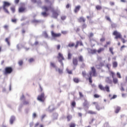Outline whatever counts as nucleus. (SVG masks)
I'll return each mask as SVG.
<instances>
[{"label": "nucleus", "instance_id": "1", "mask_svg": "<svg viewBox=\"0 0 127 127\" xmlns=\"http://www.w3.org/2000/svg\"><path fill=\"white\" fill-rule=\"evenodd\" d=\"M89 75H88L89 77L88 81L90 84H92L93 83V80H92V76H93V77H97V72L95 67H91V70L89 72Z\"/></svg>", "mask_w": 127, "mask_h": 127}, {"label": "nucleus", "instance_id": "2", "mask_svg": "<svg viewBox=\"0 0 127 127\" xmlns=\"http://www.w3.org/2000/svg\"><path fill=\"white\" fill-rule=\"evenodd\" d=\"M37 100L39 102H41V103H44L45 100H46V96H45V93L44 92H42L40 95H39L37 98Z\"/></svg>", "mask_w": 127, "mask_h": 127}, {"label": "nucleus", "instance_id": "3", "mask_svg": "<svg viewBox=\"0 0 127 127\" xmlns=\"http://www.w3.org/2000/svg\"><path fill=\"white\" fill-rule=\"evenodd\" d=\"M10 5V3L7 1H4L3 2V5L2 7L3 10L6 12V13H9V12L8 11V10H7V7Z\"/></svg>", "mask_w": 127, "mask_h": 127}, {"label": "nucleus", "instance_id": "4", "mask_svg": "<svg viewBox=\"0 0 127 127\" xmlns=\"http://www.w3.org/2000/svg\"><path fill=\"white\" fill-rule=\"evenodd\" d=\"M12 67L10 66H6L4 68V75H9V74H11L12 73Z\"/></svg>", "mask_w": 127, "mask_h": 127}, {"label": "nucleus", "instance_id": "5", "mask_svg": "<svg viewBox=\"0 0 127 127\" xmlns=\"http://www.w3.org/2000/svg\"><path fill=\"white\" fill-rule=\"evenodd\" d=\"M100 89L101 90V91H107V93H110V87L108 85H106L105 87H103L102 84H99L98 86Z\"/></svg>", "mask_w": 127, "mask_h": 127}, {"label": "nucleus", "instance_id": "6", "mask_svg": "<svg viewBox=\"0 0 127 127\" xmlns=\"http://www.w3.org/2000/svg\"><path fill=\"white\" fill-rule=\"evenodd\" d=\"M78 59H77V58H73L72 59V65L73 67V70H75V69H76V67L78 66Z\"/></svg>", "mask_w": 127, "mask_h": 127}, {"label": "nucleus", "instance_id": "7", "mask_svg": "<svg viewBox=\"0 0 127 127\" xmlns=\"http://www.w3.org/2000/svg\"><path fill=\"white\" fill-rule=\"evenodd\" d=\"M113 35L115 36V39H119V38H122V34H121V33L118 32V31H114L113 33Z\"/></svg>", "mask_w": 127, "mask_h": 127}, {"label": "nucleus", "instance_id": "8", "mask_svg": "<svg viewBox=\"0 0 127 127\" xmlns=\"http://www.w3.org/2000/svg\"><path fill=\"white\" fill-rule=\"evenodd\" d=\"M25 10H26V7H25V5L23 4L18 8V12H19V13L25 12Z\"/></svg>", "mask_w": 127, "mask_h": 127}, {"label": "nucleus", "instance_id": "9", "mask_svg": "<svg viewBox=\"0 0 127 127\" xmlns=\"http://www.w3.org/2000/svg\"><path fill=\"white\" fill-rule=\"evenodd\" d=\"M57 58L59 62H62L63 60H65V58H64L63 54H61V53H59Z\"/></svg>", "mask_w": 127, "mask_h": 127}, {"label": "nucleus", "instance_id": "10", "mask_svg": "<svg viewBox=\"0 0 127 127\" xmlns=\"http://www.w3.org/2000/svg\"><path fill=\"white\" fill-rule=\"evenodd\" d=\"M42 9L46 12L48 11L50 9L51 10H52V11H53V10H54V8L51 7V6H50L48 7L46 5H44L42 6Z\"/></svg>", "mask_w": 127, "mask_h": 127}, {"label": "nucleus", "instance_id": "11", "mask_svg": "<svg viewBox=\"0 0 127 127\" xmlns=\"http://www.w3.org/2000/svg\"><path fill=\"white\" fill-rule=\"evenodd\" d=\"M51 35L52 37L54 38H56V37H60L62 35L61 33H55L54 31H51Z\"/></svg>", "mask_w": 127, "mask_h": 127}, {"label": "nucleus", "instance_id": "12", "mask_svg": "<svg viewBox=\"0 0 127 127\" xmlns=\"http://www.w3.org/2000/svg\"><path fill=\"white\" fill-rule=\"evenodd\" d=\"M80 9H81V5H78L76 6L73 10L74 13H77L80 11Z\"/></svg>", "mask_w": 127, "mask_h": 127}, {"label": "nucleus", "instance_id": "13", "mask_svg": "<svg viewBox=\"0 0 127 127\" xmlns=\"http://www.w3.org/2000/svg\"><path fill=\"white\" fill-rule=\"evenodd\" d=\"M78 60L79 62H81V63H84V57L82 55H80L78 57Z\"/></svg>", "mask_w": 127, "mask_h": 127}, {"label": "nucleus", "instance_id": "14", "mask_svg": "<svg viewBox=\"0 0 127 127\" xmlns=\"http://www.w3.org/2000/svg\"><path fill=\"white\" fill-rule=\"evenodd\" d=\"M78 22H86V19L84 17H80L78 19Z\"/></svg>", "mask_w": 127, "mask_h": 127}, {"label": "nucleus", "instance_id": "15", "mask_svg": "<svg viewBox=\"0 0 127 127\" xmlns=\"http://www.w3.org/2000/svg\"><path fill=\"white\" fill-rule=\"evenodd\" d=\"M121 109L122 108L120 106L116 107L115 109V113L116 114H119V113H120V111H121Z\"/></svg>", "mask_w": 127, "mask_h": 127}, {"label": "nucleus", "instance_id": "16", "mask_svg": "<svg viewBox=\"0 0 127 127\" xmlns=\"http://www.w3.org/2000/svg\"><path fill=\"white\" fill-rule=\"evenodd\" d=\"M66 119H67V122H70L72 119H73V116L69 114L66 116Z\"/></svg>", "mask_w": 127, "mask_h": 127}, {"label": "nucleus", "instance_id": "17", "mask_svg": "<svg viewBox=\"0 0 127 127\" xmlns=\"http://www.w3.org/2000/svg\"><path fill=\"white\" fill-rule=\"evenodd\" d=\"M87 114H89V115H97V112L93 111V110H89Z\"/></svg>", "mask_w": 127, "mask_h": 127}, {"label": "nucleus", "instance_id": "18", "mask_svg": "<svg viewBox=\"0 0 127 127\" xmlns=\"http://www.w3.org/2000/svg\"><path fill=\"white\" fill-rule=\"evenodd\" d=\"M14 121H15V117L14 116H12L11 117L10 119V124L11 125H12V124H13V122H14Z\"/></svg>", "mask_w": 127, "mask_h": 127}, {"label": "nucleus", "instance_id": "19", "mask_svg": "<svg viewBox=\"0 0 127 127\" xmlns=\"http://www.w3.org/2000/svg\"><path fill=\"white\" fill-rule=\"evenodd\" d=\"M103 51H105V48H100L97 51V52L98 53V54H100Z\"/></svg>", "mask_w": 127, "mask_h": 127}, {"label": "nucleus", "instance_id": "20", "mask_svg": "<svg viewBox=\"0 0 127 127\" xmlns=\"http://www.w3.org/2000/svg\"><path fill=\"white\" fill-rule=\"evenodd\" d=\"M58 15H59V14H58V13H57V12H53V17L54 18L57 19V18L58 17Z\"/></svg>", "mask_w": 127, "mask_h": 127}, {"label": "nucleus", "instance_id": "21", "mask_svg": "<svg viewBox=\"0 0 127 127\" xmlns=\"http://www.w3.org/2000/svg\"><path fill=\"white\" fill-rule=\"evenodd\" d=\"M113 82L115 85L116 84H118L119 83V79H118L116 77H113Z\"/></svg>", "mask_w": 127, "mask_h": 127}, {"label": "nucleus", "instance_id": "22", "mask_svg": "<svg viewBox=\"0 0 127 127\" xmlns=\"http://www.w3.org/2000/svg\"><path fill=\"white\" fill-rule=\"evenodd\" d=\"M73 81L74 82V83L78 84V83L80 82V79L78 77H73Z\"/></svg>", "mask_w": 127, "mask_h": 127}, {"label": "nucleus", "instance_id": "23", "mask_svg": "<svg viewBox=\"0 0 127 127\" xmlns=\"http://www.w3.org/2000/svg\"><path fill=\"white\" fill-rule=\"evenodd\" d=\"M41 14L44 17H47L49 14L47 13L46 11L42 12Z\"/></svg>", "mask_w": 127, "mask_h": 127}, {"label": "nucleus", "instance_id": "24", "mask_svg": "<svg viewBox=\"0 0 127 127\" xmlns=\"http://www.w3.org/2000/svg\"><path fill=\"white\" fill-rule=\"evenodd\" d=\"M89 50L91 54H96L97 53V50L96 49H90Z\"/></svg>", "mask_w": 127, "mask_h": 127}, {"label": "nucleus", "instance_id": "25", "mask_svg": "<svg viewBox=\"0 0 127 127\" xmlns=\"http://www.w3.org/2000/svg\"><path fill=\"white\" fill-rule=\"evenodd\" d=\"M95 8H96V9H97V10H101V9H102V6H101L100 5H97L95 6Z\"/></svg>", "mask_w": 127, "mask_h": 127}, {"label": "nucleus", "instance_id": "26", "mask_svg": "<svg viewBox=\"0 0 127 127\" xmlns=\"http://www.w3.org/2000/svg\"><path fill=\"white\" fill-rule=\"evenodd\" d=\"M67 59L68 60L72 59V54L70 52L68 53Z\"/></svg>", "mask_w": 127, "mask_h": 127}, {"label": "nucleus", "instance_id": "27", "mask_svg": "<svg viewBox=\"0 0 127 127\" xmlns=\"http://www.w3.org/2000/svg\"><path fill=\"white\" fill-rule=\"evenodd\" d=\"M70 105L71 107L75 108V107H76V102H75L74 100L72 102H71Z\"/></svg>", "mask_w": 127, "mask_h": 127}, {"label": "nucleus", "instance_id": "28", "mask_svg": "<svg viewBox=\"0 0 127 127\" xmlns=\"http://www.w3.org/2000/svg\"><path fill=\"white\" fill-rule=\"evenodd\" d=\"M18 64L19 66H22V65H23V61H22V60H19L18 62Z\"/></svg>", "mask_w": 127, "mask_h": 127}, {"label": "nucleus", "instance_id": "29", "mask_svg": "<svg viewBox=\"0 0 127 127\" xmlns=\"http://www.w3.org/2000/svg\"><path fill=\"white\" fill-rule=\"evenodd\" d=\"M89 105V103H88V101L87 100H85L84 101V102L83 104V107H87Z\"/></svg>", "mask_w": 127, "mask_h": 127}, {"label": "nucleus", "instance_id": "30", "mask_svg": "<svg viewBox=\"0 0 127 127\" xmlns=\"http://www.w3.org/2000/svg\"><path fill=\"white\" fill-rule=\"evenodd\" d=\"M113 66L114 68H117L118 67V63L117 62H114L113 63Z\"/></svg>", "mask_w": 127, "mask_h": 127}, {"label": "nucleus", "instance_id": "31", "mask_svg": "<svg viewBox=\"0 0 127 127\" xmlns=\"http://www.w3.org/2000/svg\"><path fill=\"white\" fill-rule=\"evenodd\" d=\"M113 50H114V48H113V47L109 48V51L112 55H114V54Z\"/></svg>", "mask_w": 127, "mask_h": 127}, {"label": "nucleus", "instance_id": "32", "mask_svg": "<svg viewBox=\"0 0 127 127\" xmlns=\"http://www.w3.org/2000/svg\"><path fill=\"white\" fill-rule=\"evenodd\" d=\"M69 127H76V124L74 123H71L70 124H69Z\"/></svg>", "mask_w": 127, "mask_h": 127}, {"label": "nucleus", "instance_id": "33", "mask_svg": "<svg viewBox=\"0 0 127 127\" xmlns=\"http://www.w3.org/2000/svg\"><path fill=\"white\" fill-rule=\"evenodd\" d=\"M77 43L78 45L79 44L80 46H83V43L82 42V41H77L76 44H77Z\"/></svg>", "mask_w": 127, "mask_h": 127}, {"label": "nucleus", "instance_id": "34", "mask_svg": "<svg viewBox=\"0 0 127 127\" xmlns=\"http://www.w3.org/2000/svg\"><path fill=\"white\" fill-rule=\"evenodd\" d=\"M5 42H6L8 44V45H10V43H9V38H6L5 39Z\"/></svg>", "mask_w": 127, "mask_h": 127}, {"label": "nucleus", "instance_id": "35", "mask_svg": "<svg viewBox=\"0 0 127 127\" xmlns=\"http://www.w3.org/2000/svg\"><path fill=\"white\" fill-rule=\"evenodd\" d=\"M32 21L34 23H40V22H41V21L36 19H34Z\"/></svg>", "mask_w": 127, "mask_h": 127}, {"label": "nucleus", "instance_id": "36", "mask_svg": "<svg viewBox=\"0 0 127 127\" xmlns=\"http://www.w3.org/2000/svg\"><path fill=\"white\" fill-rule=\"evenodd\" d=\"M66 71L68 74H69L70 75L73 74V73L72 72V70L69 69V68H66Z\"/></svg>", "mask_w": 127, "mask_h": 127}, {"label": "nucleus", "instance_id": "37", "mask_svg": "<svg viewBox=\"0 0 127 127\" xmlns=\"http://www.w3.org/2000/svg\"><path fill=\"white\" fill-rule=\"evenodd\" d=\"M43 36L45 38H48V34H47V32H44L43 33Z\"/></svg>", "mask_w": 127, "mask_h": 127}, {"label": "nucleus", "instance_id": "38", "mask_svg": "<svg viewBox=\"0 0 127 127\" xmlns=\"http://www.w3.org/2000/svg\"><path fill=\"white\" fill-rule=\"evenodd\" d=\"M105 18L106 20H107L110 22H112V20H111V18L109 16H106Z\"/></svg>", "mask_w": 127, "mask_h": 127}, {"label": "nucleus", "instance_id": "39", "mask_svg": "<svg viewBox=\"0 0 127 127\" xmlns=\"http://www.w3.org/2000/svg\"><path fill=\"white\" fill-rule=\"evenodd\" d=\"M50 66L51 67H53V68H55V67H56L55 64L54 63H52V62L50 63Z\"/></svg>", "mask_w": 127, "mask_h": 127}, {"label": "nucleus", "instance_id": "40", "mask_svg": "<svg viewBox=\"0 0 127 127\" xmlns=\"http://www.w3.org/2000/svg\"><path fill=\"white\" fill-rule=\"evenodd\" d=\"M95 108H96V110H97L98 111H100V110H101V108H100V105H99V104H98V103L95 106Z\"/></svg>", "mask_w": 127, "mask_h": 127}, {"label": "nucleus", "instance_id": "41", "mask_svg": "<svg viewBox=\"0 0 127 127\" xmlns=\"http://www.w3.org/2000/svg\"><path fill=\"white\" fill-rule=\"evenodd\" d=\"M17 49L19 50L20 49H21V48H22V45L20 44H19L17 45Z\"/></svg>", "mask_w": 127, "mask_h": 127}, {"label": "nucleus", "instance_id": "42", "mask_svg": "<svg viewBox=\"0 0 127 127\" xmlns=\"http://www.w3.org/2000/svg\"><path fill=\"white\" fill-rule=\"evenodd\" d=\"M45 3H50V4H52L51 1H50V0H45Z\"/></svg>", "mask_w": 127, "mask_h": 127}, {"label": "nucleus", "instance_id": "43", "mask_svg": "<svg viewBox=\"0 0 127 127\" xmlns=\"http://www.w3.org/2000/svg\"><path fill=\"white\" fill-rule=\"evenodd\" d=\"M68 47H74V46H75V44H74L73 43H69L68 45Z\"/></svg>", "mask_w": 127, "mask_h": 127}, {"label": "nucleus", "instance_id": "44", "mask_svg": "<svg viewBox=\"0 0 127 127\" xmlns=\"http://www.w3.org/2000/svg\"><path fill=\"white\" fill-rule=\"evenodd\" d=\"M58 72L59 74H63V69L58 68Z\"/></svg>", "mask_w": 127, "mask_h": 127}, {"label": "nucleus", "instance_id": "45", "mask_svg": "<svg viewBox=\"0 0 127 127\" xmlns=\"http://www.w3.org/2000/svg\"><path fill=\"white\" fill-rule=\"evenodd\" d=\"M94 97L95 99H98L100 98V96L99 94H94Z\"/></svg>", "mask_w": 127, "mask_h": 127}, {"label": "nucleus", "instance_id": "46", "mask_svg": "<svg viewBox=\"0 0 127 127\" xmlns=\"http://www.w3.org/2000/svg\"><path fill=\"white\" fill-rule=\"evenodd\" d=\"M117 75L118 78H119V79H121L122 75H121V73H120V72H117Z\"/></svg>", "mask_w": 127, "mask_h": 127}, {"label": "nucleus", "instance_id": "47", "mask_svg": "<svg viewBox=\"0 0 127 127\" xmlns=\"http://www.w3.org/2000/svg\"><path fill=\"white\" fill-rule=\"evenodd\" d=\"M28 61H29V63H32V62H34V59L31 58V59H29Z\"/></svg>", "mask_w": 127, "mask_h": 127}, {"label": "nucleus", "instance_id": "48", "mask_svg": "<svg viewBox=\"0 0 127 127\" xmlns=\"http://www.w3.org/2000/svg\"><path fill=\"white\" fill-rule=\"evenodd\" d=\"M110 75H111L112 78L115 77V72H114L113 71H111L110 72Z\"/></svg>", "mask_w": 127, "mask_h": 127}, {"label": "nucleus", "instance_id": "49", "mask_svg": "<svg viewBox=\"0 0 127 127\" xmlns=\"http://www.w3.org/2000/svg\"><path fill=\"white\" fill-rule=\"evenodd\" d=\"M10 9H11V10L12 11V12H15V7H11Z\"/></svg>", "mask_w": 127, "mask_h": 127}, {"label": "nucleus", "instance_id": "50", "mask_svg": "<svg viewBox=\"0 0 127 127\" xmlns=\"http://www.w3.org/2000/svg\"><path fill=\"white\" fill-rule=\"evenodd\" d=\"M36 3H37L38 5H39V4H41L42 3V2H41V0H38L37 1Z\"/></svg>", "mask_w": 127, "mask_h": 127}, {"label": "nucleus", "instance_id": "51", "mask_svg": "<svg viewBox=\"0 0 127 127\" xmlns=\"http://www.w3.org/2000/svg\"><path fill=\"white\" fill-rule=\"evenodd\" d=\"M106 82H107V83H112V80L110 79V78L107 77L106 79Z\"/></svg>", "mask_w": 127, "mask_h": 127}, {"label": "nucleus", "instance_id": "52", "mask_svg": "<svg viewBox=\"0 0 127 127\" xmlns=\"http://www.w3.org/2000/svg\"><path fill=\"white\" fill-rule=\"evenodd\" d=\"M85 66L86 64H85V63H82L80 66L81 68H85Z\"/></svg>", "mask_w": 127, "mask_h": 127}, {"label": "nucleus", "instance_id": "53", "mask_svg": "<svg viewBox=\"0 0 127 127\" xmlns=\"http://www.w3.org/2000/svg\"><path fill=\"white\" fill-rule=\"evenodd\" d=\"M82 27L83 29H84V28H87V24H86L85 23H84L82 25Z\"/></svg>", "mask_w": 127, "mask_h": 127}, {"label": "nucleus", "instance_id": "54", "mask_svg": "<svg viewBox=\"0 0 127 127\" xmlns=\"http://www.w3.org/2000/svg\"><path fill=\"white\" fill-rule=\"evenodd\" d=\"M66 17H67V16H62L61 17V19H62V20H65V19H66Z\"/></svg>", "mask_w": 127, "mask_h": 127}, {"label": "nucleus", "instance_id": "55", "mask_svg": "<svg viewBox=\"0 0 127 127\" xmlns=\"http://www.w3.org/2000/svg\"><path fill=\"white\" fill-rule=\"evenodd\" d=\"M94 36V33H90L89 35L88 36V37L89 38H91V37H93Z\"/></svg>", "mask_w": 127, "mask_h": 127}, {"label": "nucleus", "instance_id": "56", "mask_svg": "<svg viewBox=\"0 0 127 127\" xmlns=\"http://www.w3.org/2000/svg\"><path fill=\"white\" fill-rule=\"evenodd\" d=\"M79 95L80 98H83L84 97V95H83V94L81 92H79Z\"/></svg>", "mask_w": 127, "mask_h": 127}, {"label": "nucleus", "instance_id": "57", "mask_svg": "<svg viewBox=\"0 0 127 127\" xmlns=\"http://www.w3.org/2000/svg\"><path fill=\"white\" fill-rule=\"evenodd\" d=\"M117 97H118V96H117L116 95H114L113 96V97L111 98H110V100H113L114 99H116V98H117Z\"/></svg>", "mask_w": 127, "mask_h": 127}, {"label": "nucleus", "instance_id": "58", "mask_svg": "<svg viewBox=\"0 0 127 127\" xmlns=\"http://www.w3.org/2000/svg\"><path fill=\"white\" fill-rule=\"evenodd\" d=\"M94 121H95V119L93 118L92 119L91 121L90 122H89V125H92V124H93V123H94Z\"/></svg>", "mask_w": 127, "mask_h": 127}, {"label": "nucleus", "instance_id": "59", "mask_svg": "<svg viewBox=\"0 0 127 127\" xmlns=\"http://www.w3.org/2000/svg\"><path fill=\"white\" fill-rule=\"evenodd\" d=\"M120 39L121 40L123 43H126V40H125V39L122 38V37H121V38H120Z\"/></svg>", "mask_w": 127, "mask_h": 127}, {"label": "nucleus", "instance_id": "60", "mask_svg": "<svg viewBox=\"0 0 127 127\" xmlns=\"http://www.w3.org/2000/svg\"><path fill=\"white\" fill-rule=\"evenodd\" d=\"M23 105H28L29 104V102L28 101H25L23 103Z\"/></svg>", "mask_w": 127, "mask_h": 127}, {"label": "nucleus", "instance_id": "61", "mask_svg": "<svg viewBox=\"0 0 127 127\" xmlns=\"http://www.w3.org/2000/svg\"><path fill=\"white\" fill-rule=\"evenodd\" d=\"M82 76H83V77L86 76V75H87V74L86 73V72H85V71H82Z\"/></svg>", "mask_w": 127, "mask_h": 127}, {"label": "nucleus", "instance_id": "62", "mask_svg": "<svg viewBox=\"0 0 127 127\" xmlns=\"http://www.w3.org/2000/svg\"><path fill=\"white\" fill-rule=\"evenodd\" d=\"M106 40V39L105 38H102L100 39V42H104Z\"/></svg>", "mask_w": 127, "mask_h": 127}, {"label": "nucleus", "instance_id": "63", "mask_svg": "<svg viewBox=\"0 0 127 127\" xmlns=\"http://www.w3.org/2000/svg\"><path fill=\"white\" fill-rule=\"evenodd\" d=\"M3 27L5 29H8V25H5L3 26Z\"/></svg>", "mask_w": 127, "mask_h": 127}, {"label": "nucleus", "instance_id": "64", "mask_svg": "<svg viewBox=\"0 0 127 127\" xmlns=\"http://www.w3.org/2000/svg\"><path fill=\"white\" fill-rule=\"evenodd\" d=\"M110 5H112V6L115 5V2H112V1H110Z\"/></svg>", "mask_w": 127, "mask_h": 127}]
</instances>
